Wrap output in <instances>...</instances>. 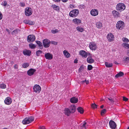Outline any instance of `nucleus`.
Wrapping results in <instances>:
<instances>
[{
  "mask_svg": "<svg viewBox=\"0 0 129 129\" xmlns=\"http://www.w3.org/2000/svg\"><path fill=\"white\" fill-rule=\"evenodd\" d=\"M30 48L33 49L35 48L36 47V45H35L34 44L30 43L28 44Z\"/></svg>",
  "mask_w": 129,
  "mask_h": 129,
  "instance_id": "nucleus-31",
  "label": "nucleus"
},
{
  "mask_svg": "<svg viewBox=\"0 0 129 129\" xmlns=\"http://www.w3.org/2000/svg\"><path fill=\"white\" fill-rule=\"evenodd\" d=\"M122 40L124 42L126 43H127L129 42L128 39L126 38H123L122 39Z\"/></svg>",
  "mask_w": 129,
  "mask_h": 129,
  "instance_id": "nucleus-39",
  "label": "nucleus"
},
{
  "mask_svg": "<svg viewBox=\"0 0 129 129\" xmlns=\"http://www.w3.org/2000/svg\"><path fill=\"white\" fill-rule=\"evenodd\" d=\"M23 53L24 55L30 56L31 53V51L30 50H25L23 51Z\"/></svg>",
  "mask_w": 129,
  "mask_h": 129,
  "instance_id": "nucleus-17",
  "label": "nucleus"
},
{
  "mask_svg": "<svg viewBox=\"0 0 129 129\" xmlns=\"http://www.w3.org/2000/svg\"><path fill=\"white\" fill-rule=\"evenodd\" d=\"M76 29L78 31L80 32H82L84 30V29L81 27H77Z\"/></svg>",
  "mask_w": 129,
  "mask_h": 129,
  "instance_id": "nucleus-33",
  "label": "nucleus"
},
{
  "mask_svg": "<svg viewBox=\"0 0 129 129\" xmlns=\"http://www.w3.org/2000/svg\"><path fill=\"white\" fill-rule=\"evenodd\" d=\"M114 63L115 64H118V62L116 61H114Z\"/></svg>",
  "mask_w": 129,
  "mask_h": 129,
  "instance_id": "nucleus-61",
  "label": "nucleus"
},
{
  "mask_svg": "<svg viewBox=\"0 0 129 129\" xmlns=\"http://www.w3.org/2000/svg\"><path fill=\"white\" fill-rule=\"evenodd\" d=\"M123 46L126 48L128 49L129 48V44L127 43H124L122 44Z\"/></svg>",
  "mask_w": 129,
  "mask_h": 129,
  "instance_id": "nucleus-38",
  "label": "nucleus"
},
{
  "mask_svg": "<svg viewBox=\"0 0 129 129\" xmlns=\"http://www.w3.org/2000/svg\"><path fill=\"white\" fill-rule=\"evenodd\" d=\"M64 55L67 58H69L70 55V54L66 50H64L63 51Z\"/></svg>",
  "mask_w": 129,
  "mask_h": 129,
  "instance_id": "nucleus-28",
  "label": "nucleus"
},
{
  "mask_svg": "<svg viewBox=\"0 0 129 129\" xmlns=\"http://www.w3.org/2000/svg\"><path fill=\"white\" fill-rule=\"evenodd\" d=\"M70 6L71 7V8H72L73 7H74V6L73 5H70Z\"/></svg>",
  "mask_w": 129,
  "mask_h": 129,
  "instance_id": "nucleus-60",
  "label": "nucleus"
},
{
  "mask_svg": "<svg viewBox=\"0 0 129 129\" xmlns=\"http://www.w3.org/2000/svg\"><path fill=\"white\" fill-rule=\"evenodd\" d=\"M36 37L35 36L33 35H30L28 36L27 40L29 42H32L35 40Z\"/></svg>",
  "mask_w": 129,
  "mask_h": 129,
  "instance_id": "nucleus-7",
  "label": "nucleus"
},
{
  "mask_svg": "<svg viewBox=\"0 0 129 129\" xmlns=\"http://www.w3.org/2000/svg\"><path fill=\"white\" fill-rule=\"evenodd\" d=\"M79 54L82 57L84 58H86L87 56V52L83 50L80 51L79 52Z\"/></svg>",
  "mask_w": 129,
  "mask_h": 129,
  "instance_id": "nucleus-12",
  "label": "nucleus"
},
{
  "mask_svg": "<svg viewBox=\"0 0 129 129\" xmlns=\"http://www.w3.org/2000/svg\"><path fill=\"white\" fill-rule=\"evenodd\" d=\"M108 99L110 101L111 103L112 104L115 101L114 99V98H112L111 97L108 98Z\"/></svg>",
  "mask_w": 129,
  "mask_h": 129,
  "instance_id": "nucleus-35",
  "label": "nucleus"
},
{
  "mask_svg": "<svg viewBox=\"0 0 129 129\" xmlns=\"http://www.w3.org/2000/svg\"><path fill=\"white\" fill-rule=\"evenodd\" d=\"M89 47L90 49L92 50H95L97 48L96 45L93 42L90 43Z\"/></svg>",
  "mask_w": 129,
  "mask_h": 129,
  "instance_id": "nucleus-10",
  "label": "nucleus"
},
{
  "mask_svg": "<svg viewBox=\"0 0 129 129\" xmlns=\"http://www.w3.org/2000/svg\"><path fill=\"white\" fill-rule=\"evenodd\" d=\"M68 0H61V1L63 2H67Z\"/></svg>",
  "mask_w": 129,
  "mask_h": 129,
  "instance_id": "nucleus-58",
  "label": "nucleus"
},
{
  "mask_svg": "<svg viewBox=\"0 0 129 129\" xmlns=\"http://www.w3.org/2000/svg\"><path fill=\"white\" fill-rule=\"evenodd\" d=\"M84 122L82 125V126H81V127L82 128H84L85 129H86V123L85 122V121H84Z\"/></svg>",
  "mask_w": 129,
  "mask_h": 129,
  "instance_id": "nucleus-48",
  "label": "nucleus"
},
{
  "mask_svg": "<svg viewBox=\"0 0 129 129\" xmlns=\"http://www.w3.org/2000/svg\"><path fill=\"white\" fill-rule=\"evenodd\" d=\"M65 111V114L67 115L68 116H69L71 113H72L71 112L70 110L68 108H66L64 110Z\"/></svg>",
  "mask_w": 129,
  "mask_h": 129,
  "instance_id": "nucleus-22",
  "label": "nucleus"
},
{
  "mask_svg": "<svg viewBox=\"0 0 129 129\" xmlns=\"http://www.w3.org/2000/svg\"><path fill=\"white\" fill-rule=\"evenodd\" d=\"M51 7L53 8L54 10L58 11H59V6H56V5L54 4L52 5Z\"/></svg>",
  "mask_w": 129,
  "mask_h": 129,
  "instance_id": "nucleus-24",
  "label": "nucleus"
},
{
  "mask_svg": "<svg viewBox=\"0 0 129 129\" xmlns=\"http://www.w3.org/2000/svg\"><path fill=\"white\" fill-rule=\"evenodd\" d=\"M79 13L78 9H74L71 11L69 14V15L72 17H76Z\"/></svg>",
  "mask_w": 129,
  "mask_h": 129,
  "instance_id": "nucleus-2",
  "label": "nucleus"
},
{
  "mask_svg": "<svg viewBox=\"0 0 129 129\" xmlns=\"http://www.w3.org/2000/svg\"><path fill=\"white\" fill-rule=\"evenodd\" d=\"M44 56L46 59L48 60L51 59L53 58L52 55L49 53L45 54Z\"/></svg>",
  "mask_w": 129,
  "mask_h": 129,
  "instance_id": "nucleus-13",
  "label": "nucleus"
},
{
  "mask_svg": "<svg viewBox=\"0 0 129 129\" xmlns=\"http://www.w3.org/2000/svg\"><path fill=\"white\" fill-rule=\"evenodd\" d=\"M104 105H102L101 106V108H103V107H104Z\"/></svg>",
  "mask_w": 129,
  "mask_h": 129,
  "instance_id": "nucleus-62",
  "label": "nucleus"
},
{
  "mask_svg": "<svg viewBox=\"0 0 129 129\" xmlns=\"http://www.w3.org/2000/svg\"><path fill=\"white\" fill-rule=\"evenodd\" d=\"M106 112V109H103L101 111V115H103Z\"/></svg>",
  "mask_w": 129,
  "mask_h": 129,
  "instance_id": "nucleus-43",
  "label": "nucleus"
},
{
  "mask_svg": "<svg viewBox=\"0 0 129 129\" xmlns=\"http://www.w3.org/2000/svg\"><path fill=\"white\" fill-rule=\"evenodd\" d=\"M73 21L75 24H78L81 22V21L80 20L76 18L74 19Z\"/></svg>",
  "mask_w": 129,
  "mask_h": 129,
  "instance_id": "nucleus-23",
  "label": "nucleus"
},
{
  "mask_svg": "<svg viewBox=\"0 0 129 129\" xmlns=\"http://www.w3.org/2000/svg\"><path fill=\"white\" fill-rule=\"evenodd\" d=\"M90 13L92 16H95L98 15V11L96 9H93L91 11Z\"/></svg>",
  "mask_w": 129,
  "mask_h": 129,
  "instance_id": "nucleus-11",
  "label": "nucleus"
},
{
  "mask_svg": "<svg viewBox=\"0 0 129 129\" xmlns=\"http://www.w3.org/2000/svg\"><path fill=\"white\" fill-rule=\"evenodd\" d=\"M6 31H7L8 33L9 34H10V31L9 29H8L7 28H6Z\"/></svg>",
  "mask_w": 129,
  "mask_h": 129,
  "instance_id": "nucleus-55",
  "label": "nucleus"
},
{
  "mask_svg": "<svg viewBox=\"0 0 129 129\" xmlns=\"http://www.w3.org/2000/svg\"><path fill=\"white\" fill-rule=\"evenodd\" d=\"M3 129H8L7 128H3Z\"/></svg>",
  "mask_w": 129,
  "mask_h": 129,
  "instance_id": "nucleus-63",
  "label": "nucleus"
},
{
  "mask_svg": "<svg viewBox=\"0 0 129 129\" xmlns=\"http://www.w3.org/2000/svg\"><path fill=\"white\" fill-rule=\"evenodd\" d=\"M34 91L36 93H39L41 90V87L38 85H35L33 87Z\"/></svg>",
  "mask_w": 129,
  "mask_h": 129,
  "instance_id": "nucleus-8",
  "label": "nucleus"
},
{
  "mask_svg": "<svg viewBox=\"0 0 129 129\" xmlns=\"http://www.w3.org/2000/svg\"><path fill=\"white\" fill-rule=\"evenodd\" d=\"M58 32V30L57 29H56L55 30H51V33L53 34H55Z\"/></svg>",
  "mask_w": 129,
  "mask_h": 129,
  "instance_id": "nucleus-42",
  "label": "nucleus"
},
{
  "mask_svg": "<svg viewBox=\"0 0 129 129\" xmlns=\"http://www.w3.org/2000/svg\"><path fill=\"white\" fill-rule=\"evenodd\" d=\"M36 71L35 69L31 68L28 70L27 72V74L30 76L33 75L34 73Z\"/></svg>",
  "mask_w": 129,
  "mask_h": 129,
  "instance_id": "nucleus-14",
  "label": "nucleus"
},
{
  "mask_svg": "<svg viewBox=\"0 0 129 129\" xmlns=\"http://www.w3.org/2000/svg\"><path fill=\"white\" fill-rule=\"evenodd\" d=\"M36 42L39 47H43V45L42 43L41 42L39 41H36Z\"/></svg>",
  "mask_w": 129,
  "mask_h": 129,
  "instance_id": "nucleus-34",
  "label": "nucleus"
},
{
  "mask_svg": "<svg viewBox=\"0 0 129 129\" xmlns=\"http://www.w3.org/2000/svg\"><path fill=\"white\" fill-rule=\"evenodd\" d=\"M93 68L92 66L91 65H88L87 66V69L88 70H90Z\"/></svg>",
  "mask_w": 129,
  "mask_h": 129,
  "instance_id": "nucleus-44",
  "label": "nucleus"
},
{
  "mask_svg": "<svg viewBox=\"0 0 129 129\" xmlns=\"http://www.w3.org/2000/svg\"><path fill=\"white\" fill-rule=\"evenodd\" d=\"M12 102L11 99L10 98L8 97L5 100V103L7 105H10Z\"/></svg>",
  "mask_w": 129,
  "mask_h": 129,
  "instance_id": "nucleus-20",
  "label": "nucleus"
},
{
  "mask_svg": "<svg viewBox=\"0 0 129 129\" xmlns=\"http://www.w3.org/2000/svg\"><path fill=\"white\" fill-rule=\"evenodd\" d=\"M38 129H45V127L43 126H41Z\"/></svg>",
  "mask_w": 129,
  "mask_h": 129,
  "instance_id": "nucleus-51",
  "label": "nucleus"
},
{
  "mask_svg": "<svg viewBox=\"0 0 129 129\" xmlns=\"http://www.w3.org/2000/svg\"><path fill=\"white\" fill-rule=\"evenodd\" d=\"M87 62L91 64L94 62V60L92 58L91 56L88 57L87 59Z\"/></svg>",
  "mask_w": 129,
  "mask_h": 129,
  "instance_id": "nucleus-19",
  "label": "nucleus"
},
{
  "mask_svg": "<svg viewBox=\"0 0 129 129\" xmlns=\"http://www.w3.org/2000/svg\"><path fill=\"white\" fill-rule=\"evenodd\" d=\"M82 83H86V84H88L89 83V81L88 80H85L84 81H82L81 82Z\"/></svg>",
  "mask_w": 129,
  "mask_h": 129,
  "instance_id": "nucleus-47",
  "label": "nucleus"
},
{
  "mask_svg": "<svg viewBox=\"0 0 129 129\" xmlns=\"http://www.w3.org/2000/svg\"><path fill=\"white\" fill-rule=\"evenodd\" d=\"M107 37V39L110 42L112 41L114 39V36L111 33L109 34Z\"/></svg>",
  "mask_w": 129,
  "mask_h": 129,
  "instance_id": "nucleus-15",
  "label": "nucleus"
},
{
  "mask_svg": "<svg viewBox=\"0 0 129 129\" xmlns=\"http://www.w3.org/2000/svg\"><path fill=\"white\" fill-rule=\"evenodd\" d=\"M74 63H78V60L75 59L74 60Z\"/></svg>",
  "mask_w": 129,
  "mask_h": 129,
  "instance_id": "nucleus-56",
  "label": "nucleus"
},
{
  "mask_svg": "<svg viewBox=\"0 0 129 129\" xmlns=\"http://www.w3.org/2000/svg\"><path fill=\"white\" fill-rule=\"evenodd\" d=\"M43 43L44 47L45 48H47L50 46V42L48 39H45L43 40Z\"/></svg>",
  "mask_w": 129,
  "mask_h": 129,
  "instance_id": "nucleus-5",
  "label": "nucleus"
},
{
  "mask_svg": "<svg viewBox=\"0 0 129 129\" xmlns=\"http://www.w3.org/2000/svg\"><path fill=\"white\" fill-rule=\"evenodd\" d=\"M28 22V24L31 25H34L35 23L34 22L30 20H29Z\"/></svg>",
  "mask_w": 129,
  "mask_h": 129,
  "instance_id": "nucleus-46",
  "label": "nucleus"
},
{
  "mask_svg": "<svg viewBox=\"0 0 129 129\" xmlns=\"http://www.w3.org/2000/svg\"><path fill=\"white\" fill-rule=\"evenodd\" d=\"M0 87L2 89L5 88H6V85L4 84H1L0 85Z\"/></svg>",
  "mask_w": 129,
  "mask_h": 129,
  "instance_id": "nucleus-40",
  "label": "nucleus"
},
{
  "mask_svg": "<svg viewBox=\"0 0 129 129\" xmlns=\"http://www.w3.org/2000/svg\"><path fill=\"white\" fill-rule=\"evenodd\" d=\"M3 18V15L0 12V20L2 19Z\"/></svg>",
  "mask_w": 129,
  "mask_h": 129,
  "instance_id": "nucleus-52",
  "label": "nucleus"
},
{
  "mask_svg": "<svg viewBox=\"0 0 129 129\" xmlns=\"http://www.w3.org/2000/svg\"><path fill=\"white\" fill-rule=\"evenodd\" d=\"M124 75V73L122 72H120L118 73L115 76V77L116 78H118L119 77L122 76Z\"/></svg>",
  "mask_w": 129,
  "mask_h": 129,
  "instance_id": "nucleus-25",
  "label": "nucleus"
},
{
  "mask_svg": "<svg viewBox=\"0 0 129 129\" xmlns=\"http://www.w3.org/2000/svg\"><path fill=\"white\" fill-rule=\"evenodd\" d=\"M77 110L80 113V114H82L84 112V110L83 109L80 107L78 108H77Z\"/></svg>",
  "mask_w": 129,
  "mask_h": 129,
  "instance_id": "nucleus-26",
  "label": "nucleus"
},
{
  "mask_svg": "<svg viewBox=\"0 0 129 129\" xmlns=\"http://www.w3.org/2000/svg\"><path fill=\"white\" fill-rule=\"evenodd\" d=\"M42 53V51L40 50H38L36 52V54L37 56H39L40 54Z\"/></svg>",
  "mask_w": 129,
  "mask_h": 129,
  "instance_id": "nucleus-36",
  "label": "nucleus"
},
{
  "mask_svg": "<svg viewBox=\"0 0 129 129\" xmlns=\"http://www.w3.org/2000/svg\"><path fill=\"white\" fill-rule=\"evenodd\" d=\"M54 2H60L61 0H52Z\"/></svg>",
  "mask_w": 129,
  "mask_h": 129,
  "instance_id": "nucleus-54",
  "label": "nucleus"
},
{
  "mask_svg": "<svg viewBox=\"0 0 129 129\" xmlns=\"http://www.w3.org/2000/svg\"><path fill=\"white\" fill-rule=\"evenodd\" d=\"M20 4L21 5V6L22 7H24L25 5V4L23 3H20Z\"/></svg>",
  "mask_w": 129,
  "mask_h": 129,
  "instance_id": "nucleus-53",
  "label": "nucleus"
},
{
  "mask_svg": "<svg viewBox=\"0 0 129 129\" xmlns=\"http://www.w3.org/2000/svg\"><path fill=\"white\" fill-rule=\"evenodd\" d=\"M113 16L114 18H117L119 17V13L116 10H113L112 11Z\"/></svg>",
  "mask_w": 129,
  "mask_h": 129,
  "instance_id": "nucleus-16",
  "label": "nucleus"
},
{
  "mask_svg": "<svg viewBox=\"0 0 129 129\" xmlns=\"http://www.w3.org/2000/svg\"><path fill=\"white\" fill-rule=\"evenodd\" d=\"M20 31V30L19 29H16L13 31L12 33V35H15L18 34V32Z\"/></svg>",
  "mask_w": 129,
  "mask_h": 129,
  "instance_id": "nucleus-32",
  "label": "nucleus"
},
{
  "mask_svg": "<svg viewBox=\"0 0 129 129\" xmlns=\"http://www.w3.org/2000/svg\"><path fill=\"white\" fill-rule=\"evenodd\" d=\"M29 20H25L24 21V22L26 24H28V22Z\"/></svg>",
  "mask_w": 129,
  "mask_h": 129,
  "instance_id": "nucleus-50",
  "label": "nucleus"
},
{
  "mask_svg": "<svg viewBox=\"0 0 129 129\" xmlns=\"http://www.w3.org/2000/svg\"><path fill=\"white\" fill-rule=\"evenodd\" d=\"M110 126L112 129H115L116 125L115 122L113 120H111L109 122Z\"/></svg>",
  "mask_w": 129,
  "mask_h": 129,
  "instance_id": "nucleus-9",
  "label": "nucleus"
},
{
  "mask_svg": "<svg viewBox=\"0 0 129 129\" xmlns=\"http://www.w3.org/2000/svg\"><path fill=\"white\" fill-rule=\"evenodd\" d=\"M78 101V98L73 97L71 98L70 99V102L73 103H77Z\"/></svg>",
  "mask_w": 129,
  "mask_h": 129,
  "instance_id": "nucleus-18",
  "label": "nucleus"
},
{
  "mask_svg": "<svg viewBox=\"0 0 129 129\" xmlns=\"http://www.w3.org/2000/svg\"><path fill=\"white\" fill-rule=\"evenodd\" d=\"M76 109V107L74 105H71L70 107V110L72 113H74Z\"/></svg>",
  "mask_w": 129,
  "mask_h": 129,
  "instance_id": "nucleus-21",
  "label": "nucleus"
},
{
  "mask_svg": "<svg viewBox=\"0 0 129 129\" xmlns=\"http://www.w3.org/2000/svg\"><path fill=\"white\" fill-rule=\"evenodd\" d=\"M127 129H129V126L128 127Z\"/></svg>",
  "mask_w": 129,
  "mask_h": 129,
  "instance_id": "nucleus-64",
  "label": "nucleus"
},
{
  "mask_svg": "<svg viewBox=\"0 0 129 129\" xmlns=\"http://www.w3.org/2000/svg\"><path fill=\"white\" fill-rule=\"evenodd\" d=\"M128 98H127L125 97H123V100L124 101H126L128 100Z\"/></svg>",
  "mask_w": 129,
  "mask_h": 129,
  "instance_id": "nucleus-49",
  "label": "nucleus"
},
{
  "mask_svg": "<svg viewBox=\"0 0 129 129\" xmlns=\"http://www.w3.org/2000/svg\"><path fill=\"white\" fill-rule=\"evenodd\" d=\"M7 2L6 1H4L1 4L2 5L5 6L7 5Z\"/></svg>",
  "mask_w": 129,
  "mask_h": 129,
  "instance_id": "nucleus-45",
  "label": "nucleus"
},
{
  "mask_svg": "<svg viewBox=\"0 0 129 129\" xmlns=\"http://www.w3.org/2000/svg\"><path fill=\"white\" fill-rule=\"evenodd\" d=\"M99 123L98 122V123H99V124L98 125H100V126L101 125V123H102V122L101 121H99Z\"/></svg>",
  "mask_w": 129,
  "mask_h": 129,
  "instance_id": "nucleus-57",
  "label": "nucleus"
},
{
  "mask_svg": "<svg viewBox=\"0 0 129 129\" xmlns=\"http://www.w3.org/2000/svg\"><path fill=\"white\" fill-rule=\"evenodd\" d=\"M123 61L124 63L125 62L126 63H128L129 62V57L125 56L123 58Z\"/></svg>",
  "mask_w": 129,
  "mask_h": 129,
  "instance_id": "nucleus-27",
  "label": "nucleus"
},
{
  "mask_svg": "<svg viewBox=\"0 0 129 129\" xmlns=\"http://www.w3.org/2000/svg\"><path fill=\"white\" fill-rule=\"evenodd\" d=\"M33 11L32 9L30 8H26L25 10V14L26 16H29L32 13Z\"/></svg>",
  "mask_w": 129,
  "mask_h": 129,
  "instance_id": "nucleus-6",
  "label": "nucleus"
},
{
  "mask_svg": "<svg viewBox=\"0 0 129 129\" xmlns=\"http://www.w3.org/2000/svg\"><path fill=\"white\" fill-rule=\"evenodd\" d=\"M29 66V64L28 63H25L22 65V66L24 68L27 67Z\"/></svg>",
  "mask_w": 129,
  "mask_h": 129,
  "instance_id": "nucleus-37",
  "label": "nucleus"
},
{
  "mask_svg": "<svg viewBox=\"0 0 129 129\" xmlns=\"http://www.w3.org/2000/svg\"><path fill=\"white\" fill-rule=\"evenodd\" d=\"M96 26L98 28H100L102 27V23L100 22H97L96 23Z\"/></svg>",
  "mask_w": 129,
  "mask_h": 129,
  "instance_id": "nucleus-29",
  "label": "nucleus"
},
{
  "mask_svg": "<svg viewBox=\"0 0 129 129\" xmlns=\"http://www.w3.org/2000/svg\"><path fill=\"white\" fill-rule=\"evenodd\" d=\"M124 23L122 21H118L116 24V27L117 29H122L124 27Z\"/></svg>",
  "mask_w": 129,
  "mask_h": 129,
  "instance_id": "nucleus-4",
  "label": "nucleus"
},
{
  "mask_svg": "<svg viewBox=\"0 0 129 129\" xmlns=\"http://www.w3.org/2000/svg\"><path fill=\"white\" fill-rule=\"evenodd\" d=\"M91 106L94 109L97 108V106L95 103H93L91 105Z\"/></svg>",
  "mask_w": 129,
  "mask_h": 129,
  "instance_id": "nucleus-41",
  "label": "nucleus"
},
{
  "mask_svg": "<svg viewBox=\"0 0 129 129\" xmlns=\"http://www.w3.org/2000/svg\"><path fill=\"white\" fill-rule=\"evenodd\" d=\"M34 119V117L32 116L26 117L23 120L22 123L24 124H28L33 121Z\"/></svg>",
  "mask_w": 129,
  "mask_h": 129,
  "instance_id": "nucleus-1",
  "label": "nucleus"
},
{
  "mask_svg": "<svg viewBox=\"0 0 129 129\" xmlns=\"http://www.w3.org/2000/svg\"><path fill=\"white\" fill-rule=\"evenodd\" d=\"M14 67L15 69H16L17 68V65L15 64L14 66Z\"/></svg>",
  "mask_w": 129,
  "mask_h": 129,
  "instance_id": "nucleus-59",
  "label": "nucleus"
},
{
  "mask_svg": "<svg viewBox=\"0 0 129 129\" xmlns=\"http://www.w3.org/2000/svg\"><path fill=\"white\" fill-rule=\"evenodd\" d=\"M105 64L106 67L108 68L111 67L113 66L112 64V63H109L107 62H105Z\"/></svg>",
  "mask_w": 129,
  "mask_h": 129,
  "instance_id": "nucleus-30",
  "label": "nucleus"
},
{
  "mask_svg": "<svg viewBox=\"0 0 129 129\" xmlns=\"http://www.w3.org/2000/svg\"><path fill=\"white\" fill-rule=\"evenodd\" d=\"M126 8L125 4L123 3H119L116 6L117 10L121 11L125 9Z\"/></svg>",
  "mask_w": 129,
  "mask_h": 129,
  "instance_id": "nucleus-3",
  "label": "nucleus"
}]
</instances>
